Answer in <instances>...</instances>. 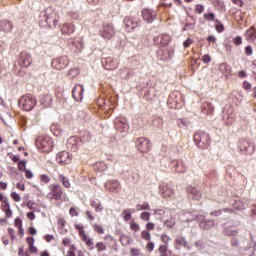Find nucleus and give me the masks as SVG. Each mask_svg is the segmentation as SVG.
<instances>
[{"label": "nucleus", "mask_w": 256, "mask_h": 256, "mask_svg": "<svg viewBox=\"0 0 256 256\" xmlns=\"http://www.w3.org/2000/svg\"><path fill=\"white\" fill-rule=\"evenodd\" d=\"M49 192L47 193V199L55 203L56 207H61L63 201H69L66 195L63 193V188L60 184H51L48 187Z\"/></svg>", "instance_id": "1"}, {"label": "nucleus", "mask_w": 256, "mask_h": 256, "mask_svg": "<svg viewBox=\"0 0 256 256\" xmlns=\"http://www.w3.org/2000/svg\"><path fill=\"white\" fill-rule=\"evenodd\" d=\"M186 217V221H199V227L204 229V231H209V229H213L215 227V220H207L203 215H193L191 213L184 214Z\"/></svg>", "instance_id": "2"}, {"label": "nucleus", "mask_w": 256, "mask_h": 256, "mask_svg": "<svg viewBox=\"0 0 256 256\" xmlns=\"http://www.w3.org/2000/svg\"><path fill=\"white\" fill-rule=\"evenodd\" d=\"M35 145L41 153H51L53 151V139L49 136H39Z\"/></svg>", "instance_id": "3"}, {"label": "nucleus", "mask_w": 256, "mask_h": 256, "mask_svg": "<svg viewBox=\"0 0 256 256\" xmlns=\"http://www.w3.org/2000/svg\"><path fill=\"white\" fill-rule=\"evenodd\" d=\"M194 143L199 149H209L211 145V136L203 131H196L194 133Z\"/></svg>", "instance_id": "4"}, {"label": "nucleus", "mask_w": 256, "mask_h": 256, "mask_svg": "<svg viewBox=\"0 0 256 256\" xmlns=\"http://www.w3.org/2000/svg\"><path fill=\"white\" fill-rule=\"evenodd\" d=\"M18 105L22 111H32L37 105V99L32 94H26L19 99Z\"/></svg>", "instance_id": "5"}, {"label": "nucleus", "mask_w": 256, "mask_h": 256, "mask_svg": "<svg viewBox=\"0 0 256 256\" xmlns=\"http://www.w3.org/2000/svg\"><path fill=\"white\" fill-rule=\"evenodd\" d=\"M75 230L78 231V235L81 239V241H83V243H85V245H87L89 247V251H93V249H95L94 242H93V238H90L87 233H85V227L81 224H75L74 225Z\"/></svg>", "instance_id": "6"}, {"label": "nucleus", "mask_w": 256, "mask_h": 256, "mask_svg": "<svg viewBox=\"0 0 256 256\" xmlns=\"http://www.w3.org/2000/svg\"><path fill=\"white\" fill-rule=\"evenodd\" d=\"M40 18H43L49 27H57V25H59L60 16L55 11H51L50 13L42 11L40 13Z\"/></svg>", "instance_id": "7"}, {"label": "nucleus", "mask_w": 256, "mask_h": 256, "mask_svg": "<svg viewBox=\"0 0 256 256\" xmlns=\"http://www.w3.org/2000/svg\"><path fill=\"white\" fill-rule=\"evenodd\" d=\"M135 144H136V149H138L140 153H149L151 151L152 144L149 138H145V137L137 138L135 141Z\"/></svg>", "instance_id": "8"}, {"label": "nucleus", "mask_w": 256, "mask_h": 256, "mask_svg": "<svg viewBox=\"0 0 256 256\" xmlns=\"http://www.w3.org/2000/svg\"><path fill=\"white\" fill-rule=\"evenodd\" d=\"M51 65L57 71H61L69 65V58L67 56H63L60 58L53 59Z\"/></svg>", "instance_id": "9"}, {"label": "nucleus", "mask_w": 256, "mask_h": 256, "mask_svg": "<svg viewBox=\"0 0 256 256\" xmlns=\"http://www.w3.org/2000/svg\"><path fill=\"white\" fill-rule=\"evenodd\" d=\"M171 42V36L169 34H159L154 37V44L158 47H167Z\"/></svg>", "instance_id": "10"}, {"label": "nucleus", "mask_w": 256, "mask_h": 256, "mask_svg": "<svg viewBox=\"0 0 256 256\" xmlns=\"http://www.w3.org/2000/svg\"><path fill=\"white\" fill-rule=\"evenodd\" d=\"M160 193L164 199H171L175 197V190H173V186L171 184H164L160 186Z\"/></svg>", "instance_id": "11"}, {"label": "nucleus", "mask_w": 256, "mask_h": 256, "mask_svg": "<svg viewBox=\"0 0 256 256\" xmlns=\"http://www.w3.org/2000/svg\"><path fill=\"white\" fill-rule=\"evenodd\" d=\"M100 35L103 39H111L115 35V28L111 24H105L100 30Z\"/></svg>", "instance_id": "12"}, {"label": "nucleus", "mask_w": 256, "mask_h": 256, "mask_svg": "<svg viewBox=\"0 0 256 256\" xmlns=\"http://www.w3.org/2000/svg\"><path fill=\"white\" fill-rule=\"evenodd\" d=\"M168 103L172 105V107H178V105H181L183 103V95L179 92H172L169 95Z\"/></svg>", "instance_id": "13"}, {"label": "nucleus", "mask_w": 256, "mask_h": 256, "mask_svg": "<svg viewBox=\"0 0 256 256\" xmlns=\"http://www.w3.org/2000/svg\"><path fill=\"white\" fill-rule=\"evenodd\" d=\"M139 26V22L137 19L133 17H126L124 19V29L127 31V33H131L133 29L137 28Z\"/></svg>", "instance_id": "14"}, {"label": "nucleus", "mask_w": 256, "mask_h": 256, "mask_svg": "<svg viewBox=\"0 0 256 256\" xmlns=\"http://www.w3.org/2000/svg\"><path fill=\"white\" fill-rule=\"evenodd\" d=\"M83 93H85L83 85L76 84L72 90V97L78 102L83 101Z\"/></svg>", "instance_id": "15"}, {"label": "nucleus", "mask_w": 256, "mask_h": 256, "mask_svg": "<svg viewBox=\"0 0 256 256\" xmlns=\"http://www.w3.org/2000/svg\"><path fill=\"white\" fill-rule=\"evenodd\" d=\"M57 161L60 165H69L73 161V155L67 151L60 152L57 156Z\"/></svg>", "instance_id": "16"}, {"label": "nucleus", "mask_w": 256, "mask_h": 256, "mask_svg": "<svg viewBox=\"0 0 256 256\" xmlns=\"http://www.w3.org/2000/svg\"><path fill=\"white\" fill-rule=\"evenodd\" d=\"M115 129L119 131V133H127L129 131V124L124 118H118L115 121Z\"/></svg>", "instance_id": "17"}, {"label": "nucleus", "mask_w": 256, "mask_h": 256, "mask_svg": "<svg viewBox=\"0 0 256 256\" xmlns=\"http://www.w3.org/2000/svg\"><path fill=\"white\" fill-rule=\"evenodd\" d=\"M155 17H157V12L149 9L142 10V18L146 23H153V21H155Z\"/></svg>", "instance_id": "18"}, {"label": "nucleus", "mask_w": 256, "mask_h": 256, "mask_svg": "<svg viewBox=\"0 0 256 256\" xmlns=\"http://www.w3.org/2000/svg\"><path fill=\"white\" fill-rule=\"evenodd\" d=\"M186 191L188 193V196L191 197V199H193L194 201H201V192L199 190H197V188L193 187V186H188L186 188Z\"/></svg>", "instance_id": "19"}, {"label": "nucleus", "mask_w": 256, "mask_h": 256, "mask_svg": "<svg viewBox=\"0 0 256 256\" xmlns=\"http://www.w3.org/2000/svg\"><path fill=\"white\" fill-rule=\"evenodd\" d=\"M174 247H175V249H177V250L181 249V247H183L184 249H189V242H187V240L185 239V237H183V236H178V237H176V239L174 240Z\"/></svg>", "instance_id": "20"}, {"label": "nucleus", "mask_w": 256, "mask_h": 256, "mask_svg": "<svg viewBox=\"0 0 256 256\" xmlns=\"http://www.w3.org/2000/svg\"><path fill=\"white\" fill-rule=\"evenodd\" d=\"M0 209L3 211L6 219H11V217H13V210H11V204L9 203V200L1 203Z\"/></svg>", "instance_id": "21"}, {"label": "nucleus", "mask_w": 256, "mask_h": 256, "mask_svg": "<svg viewBox=\"0 0 256 256\" xmlns=\"http://www.w3.org/2000/svg\"><path fill=\"white\" fill-rule=\"evenodd\" d=\"M0 31L3 33H11L13 31V22L7 19L0 20Z\"/></svg>", "instance_id": "22"}, {"label": "nucleus", "mask_w": 256, "mask_h": 256, "mask_svg": "<svg viewBox=\"0 0 256 256\" xmlns=\"http://www.w3.org/2000/svg\"><path fill=\"white\" fill-rule=\"evenodd\" d=\"M171 165L173 169L176 171V173H186L187 167H185V164H183V161L181 160H173L171 162Z\"/></svg>", "instance_id": "23"}, {"label": "nucleus", "mask_w": 256, "mask_h": 256, "mask_svg": "<svg viewBox=\"0 0 256 256\" xmlns=\"http://www.w3.org/2000/svg\"><path fill=\"white\" fill-rule=\"evenodd\" d=\"M61 33L63 35H72V33H75V24L64 23L61 27Z\"/></svg>", "instance_id": "24"}, {"label": "nucleus", "mask_w": 256, "mask_h": 256, "mask_svg": "<svg viewBox=\"0 0 256 256\" xmlns=\"http://www.w3.org/2000/svg\"><path fill=\"white\" fill-rule=\"evenodd\" d=\"M245 39L249 43H255L256 41V29L255 27H251L245 32Z\"/></svg>", "instance_id": "25"}, {"label": "nucleus", "mask_w": 256, "mask_h": 256, "mask_svg": "<svg viewBox=\"0 0 256 256\" xmlns=\"http://www.w3.org/2000/svg\"><path fill=\"white\" fill-rule=\"evenodd\" d=\"M40 103L43 107H51L53 103V96L51 94H43L40 98Z\"/></svg>", "instance_id": "26"}, {"label": "nucleus", "mask_w": 256, "mask_h": 256, "mask_svg": "<svg viewBox=\"0 0 256 256\" xmlns=\"http://www.w3.org/2000/svg\"><path fill=\"white\" fill-rule=\"evenodd\" d=\"M117 67H119V63L113 61V58H106V60L104 62V68L107 71H113V70L117 69Z\"/></svg>", "instance_id": "27"}, {"label": "nucleus", "mask_w": 256, "mask_h": 256, "mask_svg": "<svg viewBox=\"0 0 256 256\" xmlns=\"http://www.w3.org/2000/svg\"><path fill=\"white\" fill-rule=\"evenodd\" d=\"M33 61V58H31V55L27 53H23L20 59V65L21 67H30L31 63Z\"/></svg>", "instance_id": "28"}, {"label": "nucleus", "mask_w": 256, "mask_h": 256, "mask_svg": "<svg viewBox=\"0 0 256 256\" xmlns=\"http://www.w3.org/2000/svg\"><path fill=\"white\" fill-rule=\"evenodd\" d=\"M26 242L28 244L29 253H31L32 255H35V253H37V251H38L37 247H35V238L27 237Z\"/></svg>", "instance_id": "29"}, {"label": "nucleus", "mask_w": 256, "mask_h": 256, "mask_svg": "<svg viewBox=\"0 0 256 256\" xmlns=\"http://www.w3.org/2000/svg\"><path fill=\"white\" fill-rule=\"evenodd\" d=\"M215 108L213 107V104L211 102H204L202 105V113H205L206 115H212Z\"/></svg>", "instance_id": "30"}, {"label": "nucleus", "mask_w": 256, "mask_h": 256, "mask_svg": "<svg viewBox=\"0 0 256 256\" xmlns=\"http://www.w3.org/2000/svg\"><path fill=\"white\" fill-rule=\"evenodd\" d=\"M90 206L95 209L96 213H101V211L104 209L100 200H90Z\"/></svg>", "instance_id": "31"}, {"label": "nucleus", "mask_w": 256, "mask_h": 256, "mask_svg": "<svg viewBox=\"0 0 256 256\" xmlns=\"http://www.w3.org/2000/svg\"><path fill=\"white\" fill-rule=\"evenodd\" d=\"M223 235H225V237H237V235H239V230H234L231 227H226L223 230Z\"/></svg>", "instance_id": "32"}, {"label": "nucleus", "mask_w": 256, "mask_h": 256, "mask_svg": "<svg viewBox=\"0 0 256 256\" xmlns=\"http://www.w3.org/2000/svg\"><path fill=\"white\" fill-rule=\"evenodd\" d=\"M69 43L70 45L75 47V53H79V51H81V49L83 48V44L81 43V41L75 40V38H70Z\"/></svg>", "instance_id": "33"}, {"label": "nucleus", "mask_w": 256, "mask_h": 256, "mask_svg": "<svg viewBox=\"0 0 256 256\" xmlns=\"http://www.w3.org/2000/svg\"><path fill=\"white\" fill-rule=\"evenodd\" d=\"M58 181L60 183H62L63 187H65V189H70L71 188V182L69 181V178L64 176L63 174H60L58 176Z\"/></svg>", "instance_id": "34"}, {"label": "nucleus", "mask_w": 256, "mask_h": 256, "mask_svg": "<svg viewBox=\"0 0 256 256\" xmlns=\"http://www.w3.org/2000/svg\"><path fill=\"white\" fill-rule=\"evenodd\" d=\"M120 184L117 180H111L110 182L106 183V188L108 191H117L119 189Z\"/></svg>", "instance_id": "35"}, {"label": "nucleus", "mask_w": 256, "mask_h": 256, "mask_svg": "<svg viewBox=\"0 0 256 256\" xmlns=\"http://www.w3.org/2000/svg\"><path fill=\"white\" fill-rule=\"evenodd\" d=\"M67 148L71 149V151H77V137H71L67 141Z\"/></svg>", "instance_id": "36"}, {"label": "nucleus", "mask_w": 256, "mask_h": 256, "mask_svg": "<svg viewBox=\"0 0 256 256\" xmlns=\"http://www.w3.org/2000/svg\"><path fill=\"white\" fill-rule=\"evenodd\" d=\"M219 69L222 72V75L227 76L229 73H231V66H229L227 63L220 64Z\"/></svg>", "instance_id": "37"}, {"label": "nucleus", "mask_w": 256, "mask_h": 256, "mask_svg": "<svg viewBox=\"0 0 256 256\" xmlns=\"http://www.w3.org/2000/svg\"><path fill=\"white\" fill-rule=\"evenodd\" d=\"M249 141L245 140V139H240L239 140V149L242 152H247V149H249Z\"/></svg>", "instance_id": "38"}, {"label": "nucleus", "mask_w": 256, "mask_h": 256, "mask_svg": "<svg viewBox=\"0 0 256 256\" xmlns=\"http://www.w3.org/2000/svg\"><path fill=\"white\" fill-rule=\"evenodd\" d=\"M150 209H151V205H149V202H144L143 204L136 205L137 211H149Z\"/></svg>", "instance_id": "39"}, {"label": "nucleus", "mask_w": 256, "mask_h": 256, "mask_svg": "<svg viewBox=\"0 0 256 256\" xmlns=\"http://www.w3.org/2000/svg\"><path fill=\"white\" fill-rule=\"evenodd\" d=\"M94 169H96V171H100L101 173H103V171H107V164H105V162H97L94 165Z\"/></svg>", "instance_id": "40"}, {"label": "nucleus", "mask_w": 256, "mask_h": 256, "mask_svg": "<svg viewBox=\"0 0 256 256\" xmlns=\"http://www.w3.org/2000/svg\"><path fill=\"white\" fill-rule=\"evenodd\" d=\"M95 249L97 253H101L103 251H107V245L105 244V242H97L95 244Z\"/></svg>", "instance_id": "41"}, {"label": "nucleus", "mask_w": 256, "mask_h": 256, "mask_svg": "<svg viewBox=\"0 0 256 256\" xmlns=\"http://www.w3.org/2000/svg\"><path fill=\"white\" fill-rule=\"evenodd\" d=\"M131 209H124L122 211L123 219L124 221H131L133 219V216H131Z\"/></svg>", "instance_id": "42"}, {"label": "nucleus", "mask_w": 256, "mask_h": 256, "mask_svg": "<svg viewBox=\"0 0 256 256\" xmlns=\"http://www.w3.org/2000/svg\"><path fill=\"white\" fill-rule=\"evenodd\" d=\"M92 229H94L95 233H98V235H103L105 233V228L100 224H93Z\"/></svg>", "instance_id": "43"}, {"label": "nucleus", "mask_w": 256, "mask_h": 256, "mask_svg": "<svg viewBox=\"0 0 256 256\" xmlns=\"http://www.w3.org/2000/svg\"><path fill=\"white\" fill-rule=\"evenodd\" d=\"M120 243L124 246L131 245V238L123 234L120 236Z\"/></svg>", "instance_id": "44"}, {"label": "nucleus", "mask_w": 256, "mask_h": 256, "mask_svg": "<svg viewBox=\"0 0 256 256\" xmlns=\"http://www.w3.org/2000/svg\"><path fill=\"white\" fill-rule=\"evenodd\" d=\"M130 229L131 231H134L135 233L141 231V226L137 222H135L134 219L130 221Z\"/></svg>", "instance_id": "45"}, {"label": "nucleus", "mask_w": 256, "mask_h": 256, "mask_svg": "<svg viewBox=\"0 0 256 256\" xmlns=\"http://www.w3.org/2000/svg\"><path fill=\"white\" fill-rule=\"evenodd\" d=\"M204 21H217V19H215V13L212 12H207L203 15Z\"/></svg>", "instance_id": "46"}, {"label": "nucleus", "mask_w": 256, "mask_h": 256, "mask_svg": "<svg viewBox=\"0 0 256 256\" xmlns=\"http://www.w3.org/2000/svg\"><path fill=\"white\" fill-rule=\"evenodd\" d=\"M215 29L217 31V33H223V31H225V26L223 25V23H221V21L219 20H215Z\"/></svg>", "instance_id": "47"}, {"label": "nucleus", "mask_w": 256, "mask_h": 256, "mask_svg": "<svg viewBox=\"0 0 256 256\" xmlns=\"http://www.w3.org/2000/svg\"><path fill=\"white\" fill-rule=\"evenodd\" d=\"M234 209H236V211H243L245 204L241 200H237L234 202Z\"/></svg>", "instance_id": "48"}, {"label": "nucleus", "mask_w": 256, "mask_h": 256, "mask_svg": "<svg viewBox=\"0 0 256 256\" xmlns=\"http://www.w3.org/2000/svg\"><path fill=\"white\" fill-rule=\"evenodd\" d=\"M153 124L156 127H163V118L161 116H154Z\"/></svg>", "instance_id": "49"}, {"label": "nucleus", "mask_w": 256, "mask_h": 256, "mask_svg": "<svg viewBox=\"0 0 256 256\" xmlns=\"http://www.w3.org/2000/svg\"><path fill=\"white\" fill-rule=\"evenodd\" d=\"M39 179H40L41 183H44V185H47V183L51 182V177H49V175H47V174H41L39 176Z\"/></svg>", "instance_id": "50"}, {"label": "nucleus", "mask_w": 256, "mask_h": 256, "mask_svg": "<svg viewBox=\"0 0 256 256\" xmlns=\"http://www.w3.org/2000/svg\"><path fill=\"white\" fill-rule=\"evenodd\" d=\"M145 249L148 253H153V251L155 250V242H153L151 240L148 241V243L146 244Z\"/></svg>", "instance_id": "51"}, {"label": "nucleus", "mask_w": 256, "mask_h": 256, "mask_svg": "<svg viewBox=\"0 0 256 256\" xmlns=\"http://www.w3.org/2000/svg\"><path fill=\"white\" fill-rule=\"evenodd\" d=\"M141 237L144 241H150L151 240V232L147 231V230H143L141 232Z\"/></svg>", "instance_id": "52"}, {"label": "nucleus", "mask_w": 256, "mask_h": 256, "mask_svg": "<svg viewBox=\"0 0 256 256\" xmlns=\"http://www.w3.org/2000/svg\"><path fill=\"white\" fill-rule=\"evenodd\" d=\"M143 253L141 252V249L139 248H131L130 249V256H141Z\"/></svg>", "instance_id": "53"}, {"label": "nucleus", "mask_w": 256, "mask_h": 256, "mask_svg": "<svg viewBox=\"0 0 256 256\" xmlns=\"http://www.w3.org/2000/svg\"><path fill=\"white\" fill-rule=\"evenodd\" d=\"M206 41H208V45H215L217 43V37L209 35L206 37Z\"/></svg>", "instance_id": "54"}, {"label": "nucleus", "mask_w": 256, "mask_h": 256, "mask_svg": "<svg viewBox=\"0 0 256 256\" xmlns=\"http://www.w3.org/2000/svg\"><path fill=\"white\" fill-rule=\"evenodd\" d=\"M140 219L142 221H149V219H151V213H149V212H142L140 214Z\"/></svg>", "instance_id": "55"}, {"label": "nucleus", "mask_w": 256, "mask_h": 256, "mask_svg": "<svg viewBox=\"0 0 256 256\" xmlns=\"http://www.w3.org/2000/svg\"><path fill=\"white\" fill-rule=\"evenodd\" d=\"M10 197L15 201V203H19V201H21V196L17 192H11Z\"/></svg>", "instance_id": "56"}, {"label": "nucleus", "mask_w": 256, "mask_h": 256, "mask_svg": "<svg viewBox=\"0 0 256 256\" xmlns=\"http://www.w3.org/2000/svg\"><path fill=\"white\" fill-rule=\"evenodd\" d=\"M195 13H197L198 15H201V13H203V11H205V6L201 5V4H197L194 8Z\"/></svg>", "instance_id": "57"}, {"label": "nucleus", "mask_w": 256, "mask_h": 256, "mask_svg": "<svg viewBox=\"0 0 256 256\" xmlns=\"http://www.w3.org/2000/svg\"><path fill=\"white\" fill-rule=\"evenodd\" d=\"M233 43L234 45H243V38H241V36H236L233 38Z\"/></svg>", "instance_id": "58"}, {"label": "nucleus", "mask_w": 256, "mask_h": 256, "mask_svg": "<svg viewBox=\"0 0 256 256\" xmlns=\"http://www.w3.org/2000/svg\"><path fill=\"white\" fill-rule=\"evenodd\" d=\"M191 45H193V39H191V38H188L187 40H185L183 42L184 49H189V47H191Z\"/></svg>", "instance_id": "59"}, {"label": "nucleus", "mask_w": 256, "mask_h": 256, "mask_svg": "<svg viewBox=\"0 0 256 256\" xmlns=\"http://www.w3.org/2000/svg\"><path fill=\"white\" fill-rule=\"evenodd\" d=\"M26 166H27V162H25V161H19L18 162V169L20 171H26L27 170Z\"/></svg>", "instance_id": "60"}, {"label": "nucleus", "mask_w": 256, "mask_h": 256, "mask_svg": "<svg viewBox=\"0 0 256 256\" xmlns=\"http://www.w3.org/2000/svg\"><path fill=\"white\" fill-rule=\"evenodd\" d=\"M69 215L71 217H77L79 215V211H77V208L71 207L69 210Z\"/></svg>", "instance_id": "61"}, {"label": "nucleus", "mask_w": 256, "mask_h": 256, "mask_svg": "<svg viewBox=\"0 0 256 256\" xmlns=\"http://www.w3.org/2000/svg\"><path fill=\"white\" fill-rule=\"evenodd\" d=\"M155 229V223H153V222H148L147 224H146V231H153Z\"/></svg>", "instance_id": "62"}, {"label": "nucleus", "mask_w": 256, "mask_h": 256, "mask_svg": "<svg viewBox=\"0 0 256 256\" xmlns=\"http://www.w3.org/2000/svg\"><path fill=\"white\" fill-rule=\"evenodd\" d=\"M168 249L169 248L167 247V245H160L158 248V252L159 253H167Z\"/></svg>", "instance_id": "63"}, {"label": "nucleus", "mask_w": 256, "mask_h": 256, "mask_svg": "<svg viewBox=\"0 0 256 256\" xmlns=\"http://www.w3.org/2000/svg\"><path fill=\"white\" fill-rule=\"evenodd\" d=\"M58 228L59 229H64L65 228V219H63V218L58 219Z\"/></svg>", "instance_id": "64"}]
</instances>
